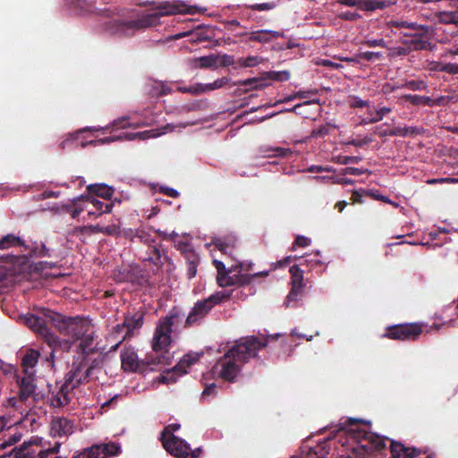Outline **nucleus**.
<instances>
[{"label": "nucleus", "instance_id": "nucleus-1", "mask_svg": "<svg viewBox=\"0 0 458 458\" xmlns=\"http://www.w3.org/2000/svg\"><path fill=\"white\" fill-rule=\"evenodd\" d=\"M182 317L178 308H173L165 317L158 320L155 328L151 346L156 354L147 355L144 360H139L133 348H125L121 353L122 368L125 371H137L145 366H152L151 369H155L154 366L170 365L171 355L168 347L172 342V327L180 323Z\"/></svg>", "mask_w": 458, "mask_h": 458}, {"label": "nucleus", "instance_id": "nucleus-2", "mask_svg": "<svg viewBox=\"0 0 458 458\" xmlns=\"http://www.w3.org/2000/svg\"><path fill=\"white\" fill-rule=\"evenodd\" d=\"M267 345V340H260L254 335L241 338L216 362L210 373L225 381L233 382L241 371L240 364L256 357L258 352Z\"/></svg>", "mask_w": 458, "mask_h": 458}, {"label": "nucleus", "instance_id": "nucleus-3", "mask_svg": "<svg viewBox=\"0 0 458 458\" xmlns=\"http://www.w3.org/2000/svg\"><path fill=\"white\" fill-rule=\"evenodd\" d=\"M176 13H194L193 7L185 8L182 4L164 2L157 7V12L143 13L131 21L114 19L105 24L106 30L111 35L131 37L136 30L157 26L161 16Z\"/></svg>", "mask_w": 458, "mask_h": 458}, {"label": "nucleus", "instance_id": "nucleus-4", "mask_svg": "<svg viewBox=\"0 0 458 458\" xmlns=\"http://www.w3.org/2000/svg\"><path fill=\"white\" fill-rule=\"evenodd\" d=\"M361 425L369 426L370 423L354 418L342 419L339 423L338 431H345L348 437L353 439L356 445L352 447L356 458H372L377 454L386 452V439L380 436L362 429Z\"/></svg>", "mask_w": 458, "mask_h": 458}, {"label": "nucleus", "instance_id": "nucleus-5", "mask_svg": "<svg viewBox=\"0 0 458 458\" xmlns=\"http://www.w3.org/2000/svg\"><path fill=\"white\" fill-rule=\"evenodd\" d=\"M43 314L61 335L68 337L66 341L71 345L90 329L89 323L80 317H65L51 310H44Z\"/></svg>", "mask_w": 458, "mask_h": 458}, {"label": "nucleus", "instance_id": "nucleus-6", "mask_svg": "<svg viewBox=\"0 0 458 458\" xmlns=\"http://www.w3.org/2000/svg\"><path fill=\"white\" fill-rule=\"evenodd\" d=\"M44 310L42 309L39 314H26L21 319L29 328L45 339V342L52 348L53 352L58 349L63 352H69L71 349L70 342L60 341V338L48 329L47 324H51V322L43 314Z\"/></svg>", "mask_w": 458, "mask_h": 458}, {"label": "nucleus", "instance_id": "nucleus-7", "mask_svg": "<svg viewBox=\"0 0 458 458\" xmlns=\"http://www.w3.org/2000/svg\"><path fill=\"white\" fill-rule=\"evenodd\" d=\"M145 311L142 309L128 311L123 322L114 327L109 335V339L116 343L110 348L111 351H116L120 344L136 335V331L143 326Z\"/></svg>", "mask_w": 458, "mask_h": 458}, {"label": "nucleus", "instance_id": "nucleus-8", "mask_svg": "<svg viewBox=\"0 0 458 458\" xmlns=\"http://www.w3.org/2000/svg\"><path fill=\"white\" fill-rule=\"evenodd\" d=\"M232 293V291L217 292L205 300L198 301L187 316L183 327L189 328L199 325L215 305L231 299Z\"/></svg>", "mask_w": 458, "mask_h": 458}, {"label": "nucleus", "instance_id": "nucleus-9", "mask_svg": "<svg viewBox=\"0 0 458 458\" xmlns=\"http://www.w3.org/2000/svg\"><path fill=\"white\" fill-rule=\"evenodd\" d=\"M422 331L421 325L418 323L396 324L387 327L381 337L398 341H415Z\"/></svg>", "mask_w": 458, "mask_h": 458}, {"label": "nucleus", "instance_id": "nucleus-10", "mask_svg": "<svg viewBox=\"0 0 458 458\" xmlns=\"http://www.w3.org/2000/svg\"><path fill=\"white\" fill-rule=\"evenodd\" d=\"M89 363V358L86 355H78L73 358L71 369L65 374L64 378L70 384L77 387L85 385L89 381V370L86 367Z\"/></svg>", "mask_w": 458, "mask_h": 458}, {"label": "nucleus", "instance_id": "nucleus-11", "mask_svg": "<svg viewBox=\"0 0 458 458\" xmlns=\"http://www.w3.org/2000/svg\"><path fill=\"white\" fill-rule=\"evenodd\" d=\"M121 452V447L114 443L97 444L84 448L82 451L75 454L72 458H107L108 456L117 455ZM55 458H63L56 456Z\"/></svg>", "mask_w": 458, "mask_h": 458}, {"label": "nucleus", "instance_id": "nucleus-12", "mask_svg": "<svg viewBox=\"0 0 458 458\" xmlns=\"http://www.w3.org/2000/svg\"><path fill=\"white\" fill-rule=\"evenodd\" d=\"M291 284L292 288L286 296L284 305L286 308L293 307L299 296L304 288L303 284V270L300 268L299 265H293L290 267Z\"/></svg>", "mask_w": 458, "mask_h": 458}, {"label": "nucleus", "instance_id": "nucleus-13", "mask_svg": "<svg viewBox=\"0 0 458 458\" xmlns=\"http://www.w3.org/2000/svg\"><path fill=\"white\" fill-rule=\"evenodd\" d=\"M428 30H419L418 32L408 34L404 33L403 36L410 38L408 39L402 40L403 45H406L409 52L412 51H420V50H431L434 47V45L430 42L429 38L428 37Z\"/></svg>", "mask_w": 458, "mask_h": 458}, {"label": "nucleus", "instance_id": "nucleus-14", "mask_svg": "<svg viewBox=\"0 0 458 458\" xmlns=\"http://www.w3.org/2000/svg\"><path fill=\"white\" fill-rule=\"evenodd\" d=\"M164 448L175 458H187L190 454V445L182 438L172 436V437H160Z\"/></svg>", "mask_w": 458, "mask_h": 458}, {"label": "nucleus", "instance_id": "nucleus-15", "mask_svg": "<svg viewBox=\"0 0 458 458\" xmlns=\"http://www.w3.org/2000/svg\"><path fill=\"white\" fill-rule=\"evenodd\" d=\"M75 388H77L76 386L70 384L67 379L64 378V383L60 386L58 392L56 394H53L50 397V405L54 408H60L67 405L72 400L71 394Z\"/></svg>", "mask_w": 458, "mask_h": 458}, {"label": "nucleus", "instance_id": "nucleus-16", "mask_svg": "<svg viewBox=\"0 0 458 458\" xmlns=\"http://www.w3.org/2000/svg\"><path fill=\"white\" fill-rule=\"evenodd\" d=\"M15 378L19 386V397L21 401H25L34 394L36 389L34 373L16 374Z\"/></svg>", "mask_w": 458, "mask_h": 458}, {"label": "nucleus", "instance_id": "nucleus-17", "mask_svg": "<svg viewBox=\"0 0 458 458\" xmlns=\"http://www.w3.org/2000/svg\"><path fill=\"white\" fill-rule=\"evenodd\" d=\"M77 199H85L88 206H92V208L88 210L89 216H94L97 217L103 214L110 213L114 207L113 202L105 203L90 195H81L77 197Z\"/></svg>", "mask_w": 458, "mask_h": 458}, {"label": "nucleus", "instance_id": "nucleus-18", "mask_svg": "<svg viewBox=\"0 0 458 458\" xmlns=\"http://www.w3.org/2000/svg\"><path fill=\"white\" fill-rule=\"evenodd\" d=\"M350 7L357 6L359 9L366 12H373L376 10H383L395 4L392 0H353L347 2Z\"/></svg>", "mask_w": 458, "mask_h": 458}, {"label": "nucleus", "instance_id": "nucleus-19", "mask_svg": "<svg viewBox=\"0 0 458 458\" xmlns=\"http://www.w3.org/2000/svg\"><path fill=\"white\" fill-rule=\"evenodd\" d=\"M73 432V423L66 418L57 417L52 420L51 434L54 437L69 436Z\"/></svg>", "mask_w": 458, "mask_h": 458}, {"label": "nucleus", "instance_id": "nucleus-20", "mask_svg": "<svg viewBox=\"0 0 458 458\" xmlns=\"http://www.w3.org/2000/svg\"><path fill=\"white\" fill-rule=\"evenodd\" d=\"M94 332L92 328L89 329L83 336L80 337V344H78L79 355H86L88 358L89 354L94 353L97 351L94 345Z\"/></svg>", "mask_w": 458, "mask_h": 458}, {"label": "nucleus", "instance_id": "nucleus-21", "mask_svg": "<svg viewBox=\"0 0 458 458\" xmlns=\"http://www.w3.org/2000/svg\"><path fill=\"white\" fill-rule=\"evenodd\" d=\"M335 58H336L342 62L359 64V63H360L361 60L374 61V60L381 59L382 54L380 52L366 51V52H360L352 57H348V56L336 57V56H335Z\"/></svg>", "mask_w": 458, "mask_h": 458}, {"label": "nucleus", "instance_id": "nucleus-22", "mask_svg": "<svg viewBox=\"0 0 458 458\" xmlns=\"http://www.w3.org/2000/svg\"><path fill=\"white\" fill-rule=\"evenodd\" d=\"M88 195H96L105 199H110L114 190L105 183H93L87 186Z\"/></svg>", "mask_w": 458, "mask_h": 458}, {"label": "nucleus", "instance_id": "nucleus-23", "mask_svg": "<svg viewBox=\"0 0 458 458\" xmlns=\"http://www.w3.org/2000/svg\"><path fill=\"white\" fill-rule=\"evenodd\" d=\"M22 247L24 250L28 249V245L19 236L13 233H8L0 239V250H9L13 247Z\"/></svg>", "mask_w": 458, "mask_h": 458}, {"label": "nucleus", "instance_id": "nucleus-24", "mask_svg": "<svg viewBox=\"0 0 458 458\" xmlns=\"http://www.w3.org/2000/svg\"><path fill=\"white\" fill-rule=\"evenodd\" d=\"M39 352L35 350H30L24 355L21 360L22 373H33L31 369L38 363Z\"/></svg>", "mask_w": 458, "mask_h": 458}, {"label": "nucleus", "instance_id": "nucleus-25", "mask_svg": "<svg viewBox=\"0 0 458 458\" xmlns=\"http://www.w3.org/2000/svg\"><path fill=\"white\" fill-rule=\"evenodd\" d=\"M177 250L184 258L186 264L199 261V255L196 253L190 243L180 242L177 244Z\"/></svg>", "mask_w": 458, "mask_h": 458}, {"label": "nucleus", "instance_id": "nucleus-26", "mask_svg": "<svg viewBox=\"0 0 458 458\" xmlns=\"http://www.w3.org/2000/svg\"><path fill=\"white\" fill-rule=\"evenodd\" d=\"M233 85L250 86L251 89H262L269 86L270 84L268 82H266L265 74L263 73L261 77H254L246 80H241L233 82Z\"/></svg>", "mask_w": 458, "mask_h": 458}, {"label": "nucleus", "instance_id": "nucleus-27", "mask_svg": "<svg viewBox=\"0 0 458 458\" xmlns=\"http://www.w3.org/2000/svg\"><path fill=\"white\" fill-rule=\"evenodd\" d=\"M279 36L280 33L277 31L261 30L251 32L249 38L250 41L267 43L270 41L271 38H278Z\"/></svg>", "mask_w": 458, "mask_h": 458}, {"label": "nucleus", "instance_id": "nucleus-28", "mask_svg": "<svg viewBox=\"0 0 458 458\" xmlns=\"http://www.w3.org/2000/svg\"><path fill=\"white\" fill-rule=\"evenodd\" d=\"M23 250L28 251L30 257H51L50 249L47 248L43 242H33L30 246L28 245L27 250L23 249Z\"/></svg>", "mask_w": 458, "mask_h": 458}, {"label": "nucleus", "instance_id": "nucleus-29", "mask_svg": "<svg viewBox=\"0 0 458 458\" xmlns=\"http://www.w3.org/2000/svg\"><path fill=\"white\" fill-rule=\"evenodd\" d=\"M236 240L233 237L216 238L214 246L223 253H228L235 247Z\"/></svg>", "mask_w": 458, "mask_h": 458}, {"label": "nucleus", "instance_id": "nucleus-30", "mask_svg": "<svg viewBox=\"0 0 458 458\" xmlns=\"http://www.w3.org/2000/svg\"><path fill=\"white\" fill-rule=\"evenodd\" d=\"M148 257L145 259V260H148L149 263L154 265L157 269L162 268L164 262L162 260V253L161 250L156 247H149V249L147 251Z\"/></svg>", "mask_w": 458, "mask_h": 458}, {"label": "nucleus", "instance_id": "nucleus-31", "mask_svg": "<svg viewBox=\"0 0 458 458\" xmlns=\"http://www.w3.org/2000/svg\"><path fill=\"white\" fill-rule=\"evenodd\" d=\"M66 210L71 214L72 218H77L82 211L89 210L88 203L85 199H77L76 197L72 199V206H67Z\"/></svg>", "mask_w": 458, "mask_h": 458}, {"label": "nucleus", "instance_id": "nucleus-32", "mask_svg": "<svg viewBox=\"0 0 458 458\" xmlns=\"http://www.w3.org/2000/svg\"><path fill=\"white\" fill-rule=\"evenodd\" d=\"M199 355L195 354H186L184 355L178 364L175 366L176 369H181V375H184L187 373V369L190 368L192 364L196 363L199 360Z\"/></svg>", "mask_w": 458, "mask_h": 458}, {"label": "nucleus", "instance_id": "nucleus-33", "mask_svg": "<svg viewBox=\"0 0 458 458\" xmlns=\"http://www.w3.org/2000/svg\"><path fill=\"white\" fill-rule=\"evenodd\" d=\"M401 100L403 102H408L411 104L412 106H430V98L426 96H420V95H411V94H405L401 97Z\"/></svg>", "mask_w": 458, "mask_h": 458}, {"label": "nucleus", "instance_id": "nucleus-34", "mask_svg": "<svg viewBox=\"0 0 458 458\" xmlns=\"http://www.w3.org/2000/svg\"><path fill=\"white\" fill-rule=\"evenodd\" d=\"M127 235L131 236V239L138 238L140 242L149 246L155 242V239L148 232L142 229H138L135 232L131 229L130 233H127Z\"/></svg>", "mask_w": 458, "mask_h": 458}, {"label": "nucleus", "instance_id": "nucleus-35", "mask_svg": "<svg viewBox=\"0 0 458 458\" xmlns=\"http://www.w3.org/2000/svg\"><path fill=\"white\" fill-rule=\"evenodd\" d=\"M389 25L396 29L407 28L417 30H428V26L419 25L416 22H409L406 21H390Z\"/></svg>", "mask_w": 458, "mask_h": 458}, {"label": "nucleus", "instance_id": "nucleus-36", "mask_svg": "<svg viewBox=\"0 0 458 458\" xmlns=\"http://www.w3.org/2000/svg\"><path fill=\"white\" fill-rule=\"evenodd\" d=\"M262 61L263 59L258 55H250L248 57L238 58L236 64L240 67H255Z\"/></svg>", "mask_w": 458, "mask_h": 458}, {"label": "nucleus", "instance_id": "nucleus-37", "mask_svg": "<svg viewBox=\"0 0 458 458\" xmlns=\"http://www.w3.org/2000/svg\"><path fill=\"white\" fill-rule=\"evenodd\" d=\"M264 74H265L266 81L267 80H272V81L283 82V81H286L290 79V72L288 71H279V72L270 71V72H264Z\"/></svg>", "mask_w": 458, "mask_h": 458}, {"label": "nucleus", "instance_id": "nucleus-38", "mask_svg": "<svg viewBox=\"0 0 458 458\" xmlns=\"http://www.w3.org/2000/svg\"><path fill=\"white\" fill-rule=\"evenodd\" d=\"M197 66L199 68H214L217 64V57L214 55L201 56L196 59Z\"/></svg>", "mask_w": 458, "mask_h": 458}, {"label": "nucleus", "instance_id": "nucleus-39", "mask_svg": "<svg viewBox=\"0 0 458 458\" xmlns=\"http://www.w3.org/2000/svg\"><path fill=\"white\" fill-rule=\"evenodd\" d=\"M268 275V271H263L260 273L254 274L253 276L250 275H237L235 276L236 285L237 286H244L250 284L251 279L256 276H267Z\"/></svg>", "mask_w": 458, "mask_h": 458}, {"label": "nucleus", "instance_id": "nucleus-40", "mask_svg": "<svg viewBox=\"0 0 458 458\" xmlns=\"http://www.w3.org/2000/svg\"><path fill=\"white\" fill-rule=\"evenodd\" d=\"M167 129H170V131L172 130L171 129V125L167 124L166 126L163 127L161 129V131L160 132H157L156 133L154 130H151V131H143V132H138V133H135V134H131V135H128L127 139L129 140H133L135 139L137 136H139L140 138L141 139H145V135L148 134V137H157V136H160L162 134H165L166 133L167 131Z\"/></svg>", "mask_w": 458, "mask_h": 458}, {"label": "nucleus", "instance_id": "nucleus-41", "mask_svg": "<svg viewBox=\"0 0 458 458\" xmlns=\"http://www.w3.org/2000/svg\"><path fill=\"white\" fill-rule=\"evenodd\" d=\"M404 89H410L412 91L417 90H423L427 89L428 85L426 81L422 80H411V81H405L403 82Z\"/></svg>", "mask_w": 458, "mask_h": 458}, {"label": "nucleus", "instance_id": "nucleus-42", "mask_svg": "<svg viewBox=\"0 0 458 458\" xmlns=\"http://www.w3.org/2000/svg\"><path fill=\"white\" fill-rule=\"evenodd\" d=\"M313 179L316 180V181H323V180L327 179V180H331L333 183L343 184V185H349V184H353L354 183L353 180L349 179V178H345V177H343V176H339V175L331 176V177L314 176Z\"/></svg>", "mask_w": 458, "mask_h": 458}, {"label": "nucleus", "instance_id": "nucleus-43", "mask_svg": "<svg viewBox=\"0 0 458 458\" xmlns=\"http://www.w3.org/2000/svg\"><path fill=\"white\" fill-rule=\"evenodd\" d=\"M30 443L24 442L21 447L13 448V458H33L32 454L29 451Z\"/></svg>", "mask_w": 458, "mask_h": 458}, {"label": "nucleus", "instance_id": "nucleus-44", "mask_svg": "<svg viewBox=\"0 0 458 458\" xmlns=\"http://www.w3.org/2000/svg\"><path fill=\"white\" fill-rule=\"evenodd\" d=\"M407 450V446L398 441H391L390 452L393 458H399Z\"/></svg>", "mask_w": 458, "mask_h": 458}, {"label": "nucleus", "instance_id": "nucleus-45", "mask_svg": "<svg viewBox=\"0 0 458 458\" xmlns=\"http://www.w3.org/2000/svg\"><path fill=\"white\" fill-rule=\"evenodd\" d=\"M230 270L224 274L223 276H216L217 284L220 287H227L236 285L235 276H229Z\"/></svg>", "mask_w": 458, "mask_h": 458}, {"label": "nucleus", "instance_id": "nucleus-46", "mask_svg": "<svg viewBox=\"0 0 458 458\" xmlns=\"http://www.w3.org/2000/svg\"><path fill=\"white\" fill-rule=\"evenodd\" d=\"M367 195H372V191H366L363 189L355 190L352 191L351 200L352 204H362L363 197Z\"/></svg>", "mask_w": 458, "mask_h": 458}, {"label": "nucleus", "instance_id": "nucleus-47", "mask_svg": "<svg viewBox=\"0 0 458 458\" xmlns=\"http://www.w3.org/2000/svg\"><path fill=\"white\" fill-rule=\"evenodd\" d=\"M179 376H182L181 369L175 370V367H174L172 371H168L165 375L160 377V382L166 384L174 383Z\"/></svg>", "mask_w": 458, "mask_h": 458}, {"label": "nucleus", "instance_id": "nucleus-48", "mask_svg": "<svg viewBox=\"0 0 458 458\" xmlns=\"http://www.w3.org/2000/svg\"><path fill=\"white\" fill-rule=\"evenodd\" d=\"M230 81V79L228 77H222L217 80H216L212 83H207L205 84V88L208 89V91H212L215 89H218L228 84Z\"/></svg>", "mask_w": 458, "mask_h": 458}, {"label": "nucleus", "instance_id": "nucleus-49", "mask_svg": "<svg viewBox=\"0 0 458 458\" xmlns=\"http://www.w3.org/2000/svg\"><path fill=\"white\" fill-rule=\"evenodd\" d=\"M389 56L391 57L406 56L410 54L406 45L391 47L389 48Z\"/></svg>", "mask_w": 458, "mask_h": 458}, {"label": "nucleus", "instance_id": "nucleus-50", "mask_svg": "<svg viewBox=\"0 0 458 458\" xmlns=\"http://www.w3.org/2000/svg\"><path fill=\"white\" fill-rule=\"evenodd\" d=\"M334 160L341 165H348V164H357L359 163L361 158L359 157H353V156H338L334 158Z\"/></svg>", "mask_w": 458, "mask_h": 458}, {"label": "nucleus", "instance_id": "nucleus-51", "mask_svg": "<svg viewBox=\"0 0 458 458\" xmlns=\"http://www.w3.org/2000/svg\"><path fill=\"white\" fill-rule=\"evenodd\" d=\"M392 109L390 107H386V106H384L380 109H378L375 115H373L370 119H369V123H377L379 121H381L383 119V117L385 115H386L387 114L391 113Z\"/></svg>", "mask_w": 458, "mask_h": 458}, {"label": "nucleus", "instance_id": "nucleus-52", "mask_svg": "<svg viewBox=\"0 0 458 458\" xmlns=\"http://www.w3.org/2000/svg\"><path fill=\"white\" fill-rule=\"evenodd\" d=\"M247 8L254 10V11H269L276 7L275 3H263V4H250L246 5Z\"/></svg>", "mask_w": 458, "mask_h": 458}, {"label": "nucleus", "instance_id": "nucleus-53", "mask_svg": "<svg viewBox=\"0 0 458 458\" xmlns=\"http://www.w3.org/2000/svg\"><path fill=\"white\" fill-rule=\"evenodd\" d=\"M181 428V425L178 423H173L167 425L164 430L161 433V437H172L174 435V432L179 430Z\"/></svg>", "mask_w": 458, "mask_h": 458}, {"label": "nucleus", "instance_id": "nucleus-54", "mask_svg": "<svg viewBox=\"0 0 458 458\" xmlns=\"http://www.w3.org/2000/svg\"><path fill=\"white\" fill-rule=\"evenodd\" d=\"M293 259H296V257L287 256L281 260L271 264V270H276L277 268L286 267Z\"/></svg>", "mask_w": 458, "mask_h": 458}, {"label": "nucleus", "instance_id": "nucleus-55", "mask_svg": "<svg viewBox=\"0 0 458 458\" xmlns=\"http://www.w3.org/2000/svg\"><path fill=\"white\" fill-rule=\"evenodd\" d=\"M95 228L96 232H99L106 235H115L119 233L118 227H116L115 225L96 226Z\"/></svg>", "mask_w": 458, "mask_h": 458}, {"label": "nucleus", "instance_id": "nucleus-56", "mask_svg": "<svg viewBox=\"0 0 458 458\" xmlns=\"http://www.w3.org/2000/svg\"><path fill=\"white\" fill-rule=\"evenodd\" d=\"M424 132V129L418 126H408L403 127L404 137L407 136H417Z\"/></svg>", "mask_w": 458, "mask_h": 458}, {"label": "nucleus", "instance_id": "nucleus-57", "mask_svg": "<svg viewBox=\"0 0 458 458\" xmlns=\"http://www.w3.org/2000/svg\"><path fill=\"white\" fill-rule=\"evenodd\" d=\"M21 434H13L8 437L7 440L0 444V450L4 449L6 446H11L21 440Z\"/></svg>", "mask_w": 458, "mask_h": 458}, {"label": "nucleus", "instance_id": "nucleus-58", "mask_svg": "<svg viewBox=\"0 0 458 458\" xmlns=\"http://www.w3.org/2000/svg\"><path fill=\"white\" fill-rule=\"evenodd\" d=\"M59 448H60V443H55V446L52 447V448H47V449H45V450H40L38 452V456L40 458H47V456L49 454H57L59 452Z\"/></svg>", "mask_w": 458, "mask_h": 458}, {"label": "nucleus", "instance_id": "nucleus-59", "mask_svg": "<svg viewBox=\"0 0 458 458\" xmlns=\"http://www.w3.org/2000/svg\"><path fill=\"white\" fill-rule=\"evenodd\" d=\"M199 264V261H195L192 263L186 264L187 265L186 276H187L188 279H192L193 277L196 276L197 268H198Z\"/></svg>", "mask_w": 458, "mask_h": 458}, {"label": "nucleus", "instance_id": "nucleus-60", "mask_svg": "<svg viewBox=\"0 0 458 458\" xmlns=\"http://www.w3.org/2000/svg\"><path fill=\"white\" fill-rule=\"evenodd\" d=\"M451 98L449 96H440L437 98H430V106H445L446 104L449 103Z\"/></svg>", "mask_w": 458, "mask_h": 458}, {"label": "nucleus", "instance_id": "nucleus-61", "mask_svg": "<svg viewBox=\"0 0 458 458\" xmlns=\"http://www.w3.org/2000/svg\"><path fill=\"white\" fill-rule=\"evenodd\" d=\"M364 172H365L364 170L357 168V167H345L340 171V175H347V174L361 175L364 174Z\"/></svg>", "mask_w": 458, "mask_h": 458}, {"label": "nucleus", "instance_id": "nucleus-62", "mask_svg": "<svg viewBox=\"0 0 458 458\" xmlns=\"http://www.w3.org/2000/svg\"><path fill=\"white\" fill-rule=\"evenodd\" d=\"M310 242H311L310 239H309L305 236H302V235H298V236H296V238L294 240L293 246L292 250H294V246H298V247L309 246L310 244Z\"/></svg>", "mask_w": 458, "mask_h": 458}, {"label": "nucleus", "instance_id": "nucleus-63", "mask_svg": "<svg viewBox=\"0 0 458 458\" xmlns=\"http://www.w3.org/2000/svg\"><path fill=\"white\" fill-rule=\"evenodd\" d=\"M438 21L443 24H453L451 12H440L437 14Z\"/></svg>", "mask_w": 458, "mask_h": 458}, {"label": "nucleus", "instance_id": "nucleus-64", "mask_svg": "<svg viewBox=\"0 0 458 458\" xmlns=\"http://www.w3.org/2000/svg\"><path fill=\"white\" fill-rule=\"evenodd\" d=\"M407 450L408 451H405L403 454H401V457L399 458H416L421 454L420 450L415 447L407 446Z\"/></svg>", "mask_w": 458, "mask_h": 458}]
</instances>
